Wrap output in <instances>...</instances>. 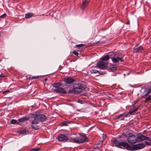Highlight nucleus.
<instances>
[{"mask_svg": "<svg viewBox=\"0 0 151 151\" xmlns=\"http://www.w3.org/2000/svg\"><path fill=\"white\" fill-rule=\"evenodd\" d=\"M114 143L115 144V145L118 147L121 148H125L127 150L131 151L136 150L142 149L145 147L144 143H139L130 146L128 143L125 142H120L117 143L116 140H115Z\"/></svg>", "mask_w": 151, "mask_h": 151, "instance_id": "1", "label": "nucleus"}, {"mask_svg": "<svg viewBox=\"0 0 151 151\" xmlns=\"http://www.w3.org/2000/svg\"><path fill=\"white\" fill-rule=\"evenodd\" d=\"M40 77V76H33L32 77H29L28 78V79H37L38 78Z\"/></svg>", "mask_w": 151, "mask_h": 151, "instance_id": "24", "label": "nucleus"}, {"mask_svg": "<svg viewBox=\"0 0 151 151\" xmlns=\"http://www.w3.org/2000/svg\"><path fill=\"white\" fill-rule=\"evenodd\" d=\"M112 61L114 63H117L119 61L123 62L124 61V58L122 57L121 56H117L114 58L112 59Z\"/></svg>", "mask_w": 151, "mask_h": 151, "instance_id": "9", "label": "nucleus"}, {"mask_svg": "<svg viewBox=\"0 0 151 151\" xmlns=\"http://www.w3.org/2000/svg\"><path fill=\"white\" fill-rule=\"evenodd\" d=\"M47 119L45 115L42 114H32V116L30 119V121L31 122V127L32 129H37L39 128L37 124L40 122H42L45 121Z\"/></svg>", "mask_w": 151, "mask_h": 151, "instance_id": "2", "label": "nucleus"}, {"mask_svg": "<svg viewBox=\"0 0 151 151\" xmlns=\"http://www.w3.org/2000/svg\"><path fill=\"white\" fill-rule=\"evenodd\" d=\"M109 59V56L108 55H106L105 56L102 57L101 58V60L102 61H107Z\"/></svg>", "mask_w": 151, "mask_h": 151, "instance_id": "15", "label": "nucleus"}, {"mask_svg": "<svg viewBox=\"0 0 151 151\" xmlns=\"http://www.w3.org/2000/svg\"><path fill=\"white\" fill-rule=\"evenodd\" d=\"M57 91L58 93H61L65 94L66 93V92L65 90L63 88L61 87H60L58 88V90H57Z\"/></svg>", "mask_w": 151, "mask_h": 151, "instance_id": "13", "label": "nucleus"}, {"mask_svg": "<svg viewBox=\"0 0 151 151\" xmlns=\"http://www.w3.org/2000/svg\"><path fill=\"white\" fill-rule=\"evenodd\" d=\"M145 143L146 145H151V139L147 137V138L145 139Z\"/></svg>", "mask_w": 151, "mask_h": 151, "instance_id": "19", "label": "nucleus"}, {"mask_svg": "<svg viewBox=\"0 0 151 151\" xmlns=\"http://www.w3.org/2000/svg\"><path fill=\"white\" fill-rule=\"evenodd\" d=\"M143 49V47L142 46H139L137 47L134 48V52H140Z\"/></svg>", "mask_w": 151, "mask_h": 151, "instance_id": "17", "label": "nucleus"}, {"mask_svg": "<svg viewBox=\"0 0 151 151\" xmlns=\"http://www.w3.org/2000/svg\"><path fill=\"white\" fill-rule=\"evenodd\" d=\"M4 77V76H1V77Z\"/></svg>", "mask_w": 151, "mask_h": 151, "instance_id": "38", "label": "nucleus"}, {"mask_svg": "<svg viewBox=\"0 0 151 151\" xmlns=\"http://www.w3.org/2000/svg\"><path fill=\"white\" fill-rule=\"evenodd\" d=\"M6 13H4L3 15L0 16V18H4L6 17Z\"/></svg>", "mask_w": 151, "mask_h": 151, "instance_id": "29", "label": "nucleus"}, {"mask_svg": "<svg viewBox=\"0 0 151 151\" xmlns=\"http://www.w3.org/2000/svg\"><path fill=\"white\" fill-rule=\"evenodd\" d=\"M17 123V121L14 119H12L11 121V123L12 124H15Z\"/></svg>", "mask_w": 151, "mask_h": 151, "instance_id": "26", "label": "nucleus"}, {"mask_svg": "<svg viewBox=\"0 0 151 151\" xmlns=\"http://www.w3.org/2000/svg\"><path fill=\"white\" fill-rule=\"evenodd\" d=\"M99 73L100 74H105V72H99L98 73Z\"/></svg>", "mask_w": 151, "mask_h": 151, "instance_id": "32", "label": "nucleus"}, {"mask_svg": "<svg viewBox=\"0 0 151 151\" xmlns=\"http://www.w3.org/2000/svg\"><path fill=\"white\" fill-rule=\"evenodd\" d=\"M47 80V78H45V81H46Z\"/></svg>", "mask_w": 151, "mask_h": 151, "instance_id": "37", "label": "nucleus"}, {"mask_svg": "<svg viewBox=\"0 0 151 151\" xmlns=\"http://www.w3.org/2000/svg\"><path fill=\"white\" fill-rule=\"evenodd\" d=\"M137 139L138 140L143 141L145 140L147 138V137L142 135L141 134H138L137 135Z\"/></svg>", "mask_w": 151, "mask_h": 151, "instance_id": "12", "label": "nucleus"}, {"mask_svg": "<svg viewBox=\"0 0 151 151\" xmlns=\"http://www.w3.org/2000/svg\"><path fill=\"white\" fill-rule=\"evenodd\" d=\"M52 86L57 89V90L61 86V84L60 83H53L52 84Z\"/></svg>", "mask_w": 151, "mask_h": 151, "instance_id": "18", "label": "nucleus"}, {"mask_svg": "<svg viewBox=\"0 0 151 151\" xmlns=\"http://www.w3.org/2000/svg\"><path fill=\"white\" fill-rule=\"evenodd\" d=\"M86 86L84 82L74 84L73 88L69 91V93L78 94L85 90Z\"/></svg>", "mask_w": 151, "mask_h": 151, "instance_id": "3", "label": "nucleus"}, {"mask_svg": "<svg viewBox=\"0 0 151 151\" xmlns=\"http://www.w3.org/2000/svg\"><path fill=\"white\" fill-rule=\"evenodd\" d=\"M34 16V14L32 13H29L25 14V18L29 19Z\"/></svg>", "mask_w": 151, "mask_h": 151, "instance_id": "16", "label": "nucleus"}, {"mask_svg": "<svg viewBox=\"0 0 151 151\" xmlns=\"http://www.w3.org/2000/svg\"><path fill=\"white\" fill-rule=\"evenodd\" d=\"M64 81L67 84L72 83L75 81V79L70 77H68L65 78Z\"/></svg>", "mask_w": 151, "mask_h": 151, "instance_id": "10", "label": "nucleus"}, {"mask_svg": "<svg viewBox=\"0 0 151 151\" xmlns=\"http://www.w3.org/2000/svg\"><path fill=\"white\" fill-rule=\"evenodd\" d=\"M109 57V58H110L112 59L113 58L116 57V54L115 53L112 52L110 53L109 55H108Z\"/></svg>", "mask_w": 151, "mask_h": 151, "instance_id": "20", "label": "nucleus"}, {"mask_svg": "<svg viewBox=\"0 0 151 151\" xmlns=\"http://www.w3.org/2000/svg\"><path fill=\"white\" fill-rule=\"evenodd\" d=\"M63 125H67V124L66 123L64 122L63 123Z\"/></svg>", "mask_w": 151, "mask_h": 151, "instance_id": "35", "label": "nucleus"}, {"mask_svg": "<svg viewBox=\"0 0 151 151\" xmlns=\"http://www.w3.org/2000/svg\"><path fill=\"white\" fill-rule=\"evenodd\" d=\"M88 139L86 135H83L80 136L79 137L74 138L71 140V142H73L80 143L88 141Z\"/></svg>", "mask_w": 151, "mask_h": 151, "instance_id": "5", "label": "nucleus"}, {"mask_svg": "<svg viewBox=\"0 0 151 151\" xmlns=\"http://www.w3.org/2000/svg\"><path fill=\"white\" fill-rule=\"evenodd\" d=\"M138 109V107L134 109L133 111H130L129 113L127 114L124 113L116 116V119H120L121 120H123L124 119V117H127L129 114L131 115L134 114V112L137 111Z\"/></svg>", "mask_w": 151, "mask_h": 151, "instance_id": "6", "label": "nucleus"}, {"mask_svg": "<svg viewBox=\"0 0 151 151\" xmlns=\"http://www.w3.org/2000/svg\"><path fill=\"white\" fill-rule=\"evenodd\" d=\"M73 53L75 55L77 56V57H78V53L76 51H74L73 52Z\"/></svg>", "mask_w": 151, "mask_h": 151, "instance_id": "30", "label": "nucleus"}, {"mask_svg": "<svg viewBox=\"0 0 151 151\" xmlns=\"http://www.w3.org/2000/svg\"><path fill=\"white\" fill-rule=\"evenodd\" d=\"M78 102H79V103H81V102H82V101H78Z\"/></svg>", "mask_w": 151, "mask_h": 151, "instance_id": "36", "label": "nucleus"}, {"mask_svg": "<svg viewBox=\"0 0 151 151\" xmlns=\"http://www.w3.org/2000/svg\"><path fill=\"white\" fill-rule=\"evenodd\" d=\"M122 137L127 138V140L131 144L136 143L137 142V137L132 133H129L126 135L125 134L122 135Z\"/></svg>", "mask_w": 151, "mask_h": 151, "instance_id": "4", "label": "nucleus"}, {"mask_svg": "<svg viewBox=\"0 0 151 151\" xmlns=\"http://www.w3.org/2000/svg\"><path fill=\"white\" fill-rule=\"evenodd\" d=\"M126 24H130V22H129V21H128L126 23Z\"/></svg>", "mask_w": 151, "mask_h": 151, "instance_id": "34", "label": "nucleus"}, {"mask_svg": "<svg viewBox=\"0 0 151 151\" xmlns=\"http://www.w3.org/2000/svg\"><path fill=\"white\" fill-rule=\"evenodd\" d=\"M116 67L115 65H111L110 66L109 70H114L116 69Z\"/></svg>", "mask_w": 151, "mask_h": 151, "instance_id": "22", "label": "nucleus"}, {"mask_svg": "<svg viewBox=\"0 0 151 151\" xmlns=\"http://www.w3.org/2000/svg\"><path fill=\"white\" fill-rule=\"evenodd\" d=\"M40 149L38 148H35L32 150L30 151H38L40 150Z\"/></svg>", "mask_w": 151, "mask_h": 151, "instance_id": "28", "label": "nucleus"}, {"mask_svg": "<svg viewBox=\"0 0 151 151\" xmlns=\"http://www.w3.org/2000/svg\"><path fill=\"white\" fill-rule=\"evenodd\" d=\"M28 120V118L27 117H23L21 118L20 119H18L19 121L20 122H24L25 121L27 120Z\"/></svg>", "mask_w": 151, "mask_h": 151, "instance_id": "21", "label": "nucleus"}, {"mask_svg": "<svg viewBox=\"0 0 151 151\" xmlns=\"http://www.w3.org/2000/svg\"><path fill=\"white\" fill-rule=\"evenodd\" d=\"M108 64V62L105 63L103 61H100L97 63L96 66L101 69H104L107 67Z\"/></svg>", "mask_w": 151, "mask_h": 151, "instance_id": "7", "label": "nucleus"}, {"mask_svg": "<svg viewBox=\"0 0 151 151\" xmlns=\"http://www.w3.org/2000/svg\"><path fill=\"white\" fill-rule=\"evenodd\" d=\"M84 45L83 44H79V45H76V46L77 47H81L83 46H84Z\"/></svg>", "mask_w": 151, "mask_h": 151, "instance_id": "31", "label": "nucleus"}, {"mask_svg": "<svg viewBox=\"0 0 151 151\" xmlns=\"http://www.w3.org/2000/svg\"><path fill=\"white\" fill-rule=\"evenodd\" d=\"M57 139L60 142H66L69 140L66 136L63 134L59 135L58 136Z\"/></svg>", "mask_w": 151, "mask_h": 151, "instance_id": "8", "label": "nucleus"}, {"mask_svg": "<svg viewBox=\"0 0 151 151\" xmlns=\"http://www.w3.org/2000/svg\"><path fill=\"white\" fill-rule=\"evenodd\" d=\"M90 72L92 73H99V71L98 70L95 69H92L90 70Z\"/></svg>", "mask_w": 151, "mask_h": 151, "instance_id": "25", "label": "nucleus"}, {"mask_svg": "<svg viewBox=\"0 0 151 151\" xmlns=\"http://www.w3.org/2000/svg\"><path fill=\"white\" fill-rule=\"evenodd\" d=\"M89 1L85 0L83 1L82 3V9H84L88 5Z\"/></svg>", "mask_w": 151, "mask_h": 151, "instance_id": "14", "label": "nucleus"}, {"mask_svg": "<svg viewBox=\"0 0 151 151\" xmlns=\"http://www.w3.org/2000/svg\"><path fill=\"white\" fill-rule=\"evenodd\" d=\"M151 92V88L145 89L142 93V97H144L147 96Z\"/></svg>", "mask_w": 151, "mask_h": 151, "instance_id": "11", "label": "nucleus"}, {"mask_svg": "<svg viewBox=\"0 0 151 151\" xmlns=\"http://www.w3.org/2000/svg\"><path fill=\"white\" fill-rule=\"evenodd\" d=\"M20 133L21 134H27L28 133V131H26L25 130H22L21 132Z\"/></svg>", "mask_w": 151, "mask_h": 151, "instance_id": "27", "label": "nucleus"}, {"mask_svg": "<svg viewBox=\"0 0 151 151\" xmlns=\"http://www.w3.org/2000/svg\"><path fill=\"white\" fill-rule=\"evenodd\" d=\"M9 91H8V90L5 91H4L3 92V94H5V93H6L7 92H9Z\"/></svg>", "mask_w": 151, "mask_h": 151, "instance_id": "33", "label": "nucleus"}, {"mask_svg": "<svg viewBox=\"0 0 151 151\" xmlns=\"http://www.w3.org/2000/svg\"><path fill=\"white\" fill-rule=\"evenodd\" d=\"M151 100V95H149L148 97H147L145 100V102L147 103L149 101Z\"/></svg>", "mask_w": 151, "mask_h": 151, "instance_id": "23", "label": "nucleus"}]
</instances>
